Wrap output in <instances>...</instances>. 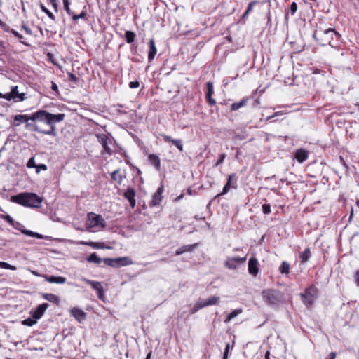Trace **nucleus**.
Instances as JSON below:
<instances>
[{"mask_svg": "<svg viewBox=\"0 0 359 359\" xmlns=\"http://www.w3.org/2000/svg\"><path fill=\"white\" fill-rule=\"evenodd\" d=\"M11 201L25 207L38 208L41 205L43 198L34 193L23 192L12 196Z\"/></svg>", "mask_w": 359, "mask_h": 359, "instance_id": "obj_1", "label": "nucleus"}, {"mask_svg": "<svg viewBox=\"0 0 359 359\" xmlns=\"http://www.w3.org/2000/svg\"><path fill=\"white\" fill-rule=\"evenodd\" d=\"M262 294L264 302L270 306L277 307L281 302L282 295L277 290H264Z\"/></svg>", "mask_w": 359, "mask_h": 359, "instance_id": "obj_2", "label": "nucleus"}, {"mask_svg": "<svg viewBox=\"0 0 359 359\" xmlns=\"http://www.w3.org/2000/svg\"><path fill=\"white\" fill-rule=\"evenodd\" d=\"M318 290L314 285L306 288L304 292L301 293L302 301L306 307L312 306L318 298Z\"/></svg>", "mask_w": 359, "mask_h": 359, "instance_id": "obj_3", "label": "nucleus"}, {"mask_svg": "<svg viewBox=\"0 0 359 359\" xmlns=\"http://www.w3.org/2000/svg\"><path fill=\"white\" fill-rule=\"evenodd\" d=\"M103 262L105 265L111 267H120L128 266L133 264V261L128 257H121L118 258H104Z\"/></svg>", "mask_w": 359, "mask_h": 359, "instance_id": "obj_4", "label": "nucleus"}, {"mask_svg": "<svg viewBox=\"0 0 359 359\" xmlns=\"http://www.w3.org/2000/svg\"><path fill=\"white\" fill-rule=\"evenodd\" d=\"M88 228L101 226L104 229L106 226V222L100 215L90 212L88 215Z\"/></svg>", "mask_w": 359, "mask_h": 359, "instance_id": "obj_5", "label": "nucleus"}, {"mask_svg": "<svg viewBox=\"0 0 359 359\" xmlns=\"http://www.w3.org/2000/svg\"><path fill=\"white\" fill-rule=\"evenodd\" d=\"M31 121H35L37 124L41 125L43 128L46 125L48 127V111L46 110H39L31 114Z\"/></svg>", "mask_w": 359, "mask_h": 359, "instance_id": "obj_6", "label": "nucleus"}, {"mask_svg": "<svg viewBox=\"0 0 359 359\" xmlns=\"http://www.w3.org/2000/svg\"><path fill=\"white\" fill-rule=\"evenodd\" d=\"M247 256L244 257H228L225 260L224 265L226 268L234 270L236 269L239 264H243L246 262Z\"/></svg>", "mask_w": 359, "mask_h": 359, "instance_id": "obj_7", "label": "nucleus"}, {"mask_svg": "<svg viewBox=\"0 0 359 359\" xmlns=\"http://www.w3.org/2000/svg\"><path fill=\"white\" fill-rule=\"evenodd\" d=\"M48 128L46 129V130H50L52 128L54 129V133L53 134H48L51 136H56V128L55 126V124L56 123L61 122L65 118V114H53L51 113L48 112Z\"/></svg>", "mask_w": 359, "mask_h": 359, "instance_id": "obj_8", "label": "nucleus"}, {"mask_svg": "<svg viewBox=\"0 0 359 359\" xmlns=\"http://www.w3.org/2000/svg\"><path fill=\"white\" fill-rule=\"evenodd\" d=\"M25 123V128L29 131L37 132L41 134H53L54 129L52 128L50 130H46V128H43L41 125L37 124L35 121H27Z\"/></svg>", "mask_w": 359, "mask_h": 359, "instance_id": "obj_9", "label": "nucleus"}, {"mask_svg": "<svg viewBox=\"0 0 359 359\" xmlns=\"http://www.w3.org/2000/svg\"><path fill=\"white\" fill-rule=\"evenodd\" d=\"M96 137L98 142L102 144L104 152L109 155L112 154L113 151L109 147V144H112V137L106 134H97Z\"/></svg>", "mask_w": 359, "mask_h": 359, "instance_id": "obj_10", "label": "nucleus"}, {"mask_svg": "<svg viewBox=\"0 0 359 359\" xmlns=\"http://www.w3.org/2000/svg\"><path fill=\"white\" fill-rule=\"evenodd\" d=\"M12 226L15 229L20 231L23 234L28 236L34 237L39 239H43L46 238V236L42 234L24 229V226L18 222H14L13 224H12Z\"/></svg>", "mask_w": 359, "mask_h": 359, "instance_id": "obj_11", "label": "nucleus"}, {"mask_svg": "<svg viewBox=\"0 0 359 359\" xmlns=\"http://www.w3.org/2000/svg\"><path fill=\"white\" fill-rule=\"evenodd\" d=\"M237 187V181L235 174H231L229 176L227 182L224 185L222 192L219 194L217 196L226 194L230 189H236Z\"/></svg>", "mask_w": 359, "mask_h": 359, "instance_id": "obj_12", "label": "nucleus"}, {"mask_svg": "<svg viewBox=\"0 0 359 359\" xmlns=\"http://www.w3.org/2000/svg\"><path fill=\"white\" fill-rule=\"evenodd\" d=\"M81 280L86 283L92 287L93 289L97 291V297L99 299H102L103 296V288L100 282L88 280L86 278H82Z\"/></svg>", "mask_w": 359, "mask_h": 359, "instance_id": "obj_13", "label": "nucleus"}, {"mask_svg": "<svg viewBox=\"0 0 359 359\" xmlns=\"http://www.w3.org/2000/svg\"><path fill=\"white\" fill-rule=\"evenodd\" d=\"M48 306L47 303L39 304L35 309L31 311L32 318L35 320L40 319Z\"/></svg>", "mask_w": 359, "mask_h": 359, "instance_id": "obj_14", "label": "nucleus"}, {"mask_svg": "<svg viewBox=\"0 0 359 359\" xmlns=\"http://www.w3.org/2000/svg\"><path fill=\"white\" fill-rule=\"evenodd\" d=\"M11 93L12 94V96H13L14 102H22L27 98L25 93H19L18 87L17 86H11Z\"/></svg>", "mask_w": 359, "mask_h": 359, "instance_id": "obj_15", "label": "nucleus"}, {"mask_svg": "<svg viewBox=\"0 0 359 359\" xmlns=\"http://www.w3.org/2000/svg\"><path fill=\"white\" fill-rule=\"evenodd\" d=\"M258 265L259 263L256 258L252 257L250 259L248 262V271L251 275L257 276L259 272Z\"/></svg>", "mask_w": 359, "mask_h": 359, "instance_id": "obj_16", "label": "nucleus"}, {"mask_svg": "<svg viewBox=\"0 0 359 359\" xmlns=\"http://www.w3.org/2000/svg\"><path fill=\"white\" fill-rule=\"evenodd\" d=\"M135 191L132 187H128L126 192L124 193V197L127 198L130 203V205L131 208H134L136 204V201L135 199Z\"/></svg>", "mask_w": 359, "mask_h": 359, "instance_id": "obj_17", "label": "nucleus"}, {"mask_svg": "<svg viewBox=\"0 0 359 359\" xmlns=\"http://www.w3.org/2000/svg\"><path fill=\"white\" fill-rule=\"evenodd\" d=\"M163 186H161L160 187L158 188L156 191L152 196V199L150 202L151 206H155V205L160 204V203L161 202V199H162L161 194L163 193Z\"/></svg>", "mask_w": 359, "mask_h": 359, "instance_id": "obj_18", "label": "nucleus"}, {"mask_svg": "<svg viewBox=\"0 0 359 359\" xmlns=\"http://www.w3.org/2000/svg\"><path fill=\"white\" fill-rule=\"evenodd\" d=\"M31 121V114H17L13 117V125L14 126H19L21 123Z\"/></svg>", "mask_w": 359, "mask_h": 359, "instance_id": "obj_19", "label": "nucleus"}, {"mask_svg": "<svg viewBox=\"0 0 359 359\" xmlns=\"http://www.w3.org/2000/svg\"><path fill=\"white\" fill-rule=\"evenodd\" d=\"M70 312L72 316L79 323H82L86 319V313L78 308H72Z\"/></svg>", "mask_w": 359, "mask_h": 359, "instance_id": "obj_20", "label": "nucleus"}, {"mask_svg": "<svg viewBox=\"0 0 359 359\" xmlns=\"http://www.w3.org/2000/svg\"><path fill=\"white\" fill-rule=\"evenodd\" d=\"M206 86H207V91H206L205 96H206L207 102L209 103V104L214 105L216 104V101H215V100H214L212 97V94L214 93L213 84L211 82H208Z\"/></svg>", "mask_w": 359, "mask_h": 359, "instance_id": "obj_21", "label": "nucleus"}, {"mask_svg": "<svg viewBox=\"0 0 359 359\" xmlns=\"http://www.w3.org/2000/svg\"><path fill=\"white\" fill-rule=\"evenodd\" d=\"M164 141L171 142L175 145L180 151H183V144L181 140L173 139L172 137L167 135H162Z\"/></svg>", "mask_w": 359, "mask_h": 359, "instance_id": "obj_22", "label": "nucleus"}, {"mask_svg": "<svg viewBox=\"0 0 359 359\" xmlns=\"http://www.w3.org/2000/svg\"><path fill=\"white\" fill-rule=\"evenodd\" d=\"M309 156V152L306 149H297L295 153V158L297 161L299 163H303L305 161Z\"/></svg>", "mask_w": 359, "mask_h": 359, "instance_id": "obj_23", "label": "nucleus"}, {"mask_svg": "<svg viewBox=\"0 0 359 359\" xmlns=\"http://www.w3.org/2000/svg\"><path fill=\"white\" fill-rule=\"evenodd\" d=\"M45 280L50 283L64 284L66 278L62 276H45Z\"/></svg>", "mask_w": 359, "mask_h": 359, "instance_id": "obj_24", "label": "nucleus"}, {"mask_svg": "<svg viewBox=\"0 0 359 359\" xmlns=\"http://www.w3.org/2000/svg\"><path fill=\"white\" fill-rule=\"evenodd\" d=\"M249 100L248 97H244L240 102H233L231 105V109L232 111H237L239 109L245 106Z\"/></svg>", "mask_w": 359, "mask_h": 359, "instance_id": "obj_25", "label": "nucleus"}, {"mask_svg": "<svg viewBox=\"0 0 359 359\" xmlns=\"http://www.w3.org/2000/svg\"><path fill=\"white\" fill-rule=\"evenodd\" d=\"M156 52H157V50H156V47L155 45V41H154V39H151L149 40V51L148 53V59L149 61L152 60L154 58V57L156 54Z\"/></svg>", "mask_w": 359, "mask_h": 359, "instance_id": "obj_26", "label": "nucleus"}, {"mask_svg": "<svg viewBox=\"0 0 359 359\" xmlns=\"http://www.w3.org/2000/svg\"><path fill=\"white\" fill-rule=\"evenodd\" d=\"M197 246V244H193V245H186L180 247L175 251L176 255H180L181 254H183L186 252H191L195 249Z\"/></svg>", "mask_w": 359, "mask_h": 359, "instance_id": "obj_27", "label": "nucleus"}, {"mask_svg": "<svg viewBox=\"0 0 359 359\" xmlns=\"http://www.w3.org/2000/svg\"><path fill=\"white\" fill-rule=\"evenodd\" d=\"M149 161L150 163L154 165V166L157 169H160L161 161L159 157L156 154H150L149 156Z\"/></svg>", "mask_w": 359, "mask_h": 359, "instance_id": "obj_28", "label": "nucleus"}, {"mask_svg": "<svg viewBox=\"0 0 359 359\" xmlns=\"http://www.w3.org/2000/svg\"><path fill=\"white\" fill-rule=\"evenodd\" d=\"M86 260L89 263H95L96 264H100L103 259L97 255L95 252L90 254L87 258Z\"/></svg>", "mask_w": 359, "mask_h": 359, "instance_id": "obj_29", "label": "nucleus"}, {"mask_svg": "<svg viewBox=\"0 0 359 359\" xmlns=\"http://www.w3.org/2000/svg\"><path fill=\"white\" fill-rule=\"evenodd\" d=\"M43 298L48 302L55 303L57 304L60 302V299L56 295L51 293H44L42 294Z\"/></svg>", "mask_w": 359, "mask_h": 359, "instance_id": "obj_30", "label": "nucleus"}, {"mask_svg": "<svg viewBox=\"0 0 359 359\" xmlns=\"http://www.w3.org/2000/svg\"><path fill=\"white\" fill-rule=\"evenodd\" d=\"M243 312V309L241 308L236 309L232 312H231L228 316H226V319L224 320L225 323H229L232 319L236 318L237 316L241 314Z\"/></svg>", "mask_w": 359, "mask_h": 359, "instance_id": "obj_31", "label": "nucleus"}, {"mask_svg": "<svg viewBox=\"0 0 359 359\" xmlns=\"http://www.w3.org/2000/svg\"><path fill=\"white\" fill-rule=\"evenodd\" d=\"M119 172V170H116L111 173V177L114 181L116 182L118 184H121L123 177Z\"/></svg>", "mask_w": 359, "mask_h": 359, "instance_id": "obj_32", "label": "nucleus"}, {"mask_svg": "<svg viewBox=\"0 0 359 359\" xmlns=\"http://www.w3.org/2000/svg\"><path fill=\"white\" fill-rule=\"evenodd\" d=\"M311 257V251L309 248H306L300 255L302 263L304 264Z\"/></svg>", "mask_w": 359, "mask_h": 359, "instance_id": "obj_33", "label": "nucleus"}, {"mask_svg": "<svg viewBox=\"0 0 359 359\" xmlns=\"http://www.w3.org/2000/svg\"><path fill=\"white\" fill-rule=\"evenodd\" d=\"M135 36V34L132 31H126L125 32L126 41L128 43H131L134 41Z\"/></svg>", "mask_w": 359, "mask_h": 359, "instance_id": "obj_34", "label": "nucleus"}, {"mask_svg": "<svg viewBox=\"0 0 359 359\" xmlns=\"http://www.w3.org/2000/svg\"><path fill=\"white\" fill-rule=\"evenodd\" d=\"M289 270L290 264L285 261L283 262L279 267L280 272L283 274H287L289 273Z\"/></svg>", "mask_w": 359, "mask_h": 359, "instance_id": "obj_35", "label": "nucleus"}, {"mask_svg": "<svg viewBox=\"0 0 359 359\" xmlns=\"http://www.w3.org/2000/svg\"><path fill=\"white\" fill-rule=\"evenodd\" d=\"M81 243L83 244V245H89V246H90V247H92L93 248H95V249H100V248H104L102 246V244L100 243L82 241V242H81Z\"/></svg>", "mask_w": 359, "mask_h": 359, "instance_id": "obj_36", "label": "nucleus"}, {"mask_svg": "<svg viewBox=\"0 0 359 359\" xmlns=\"http://www.w3.org/2000/svg\"><path fill=\"white\" fill-rule=\"evenodd\" d=\"M36 323V320H35L34 318H30L25 319L24 320L22 321V324L23 325H26V326H29V327L33 326Z\"/></svg>", "mask_w": 359, "mask_h": 359, "instance_id": "obj_37", "label": "nucleus"}, {"mask_svg": "<svg viewBox=\"0 0 359 359\" xmlns=\"http://www.w3.org/2000/svg\"><path fill=\"white\" fill-rule=\"evenodd\" d=\"M208 306L217 304L219 302V297H212L208 299H206Z\"/></svg>", "mask_w": 359, "mask_h": 359, "instance_id": "obj_38", "label": "nucleus"}, {"mask_svg": "<svg viewBox=\"0 0 359 359\" xmlns=\"http://www.w3.org/2000/svg\"><path fill=\"white\" fill-rule=\"evenodd\" d=\"M41 9L42 11H43L45 13L47 14V15L53 20H55V16L53 14L52 12H50L48 8H46L42 4L40 5Z\"/></svg>", "mask_w": 359, "mask_h": 359, "instance_id": "obj_39", "label": "nucleus"}, {"mask_svg": "<svg viewBox=\"0 0 359 359\" xmlns=\"http://www.w3.org/2000/svg\"><path fill=\"white\" fill-rule=\"evenodd\" d=\"M0 268L10 270H16V267L4 262H0Z\"/></svg>", "mask_w": 359, "mask_h": 359, "instance_id": "obj_40", "label": "nucleus"}, {"mask_svg": "<svg viewBox=\"0 0 359 359\" xmlns=\"http://www.w3.org/2000/svg\"><path fill=\"white\" fill-rule=\"evenodd\" d=\"M255 2L252 1L248 4L246 11H245V13H243V15L242 16L243 18H245L249 15V13L252 10V8H253V6L255 5Z\"/></svg>", "mask_w": 359, "mask_h": 359, "instance_id": "obj_41", "label": "nucleus"}, {"mask_svg": "<svg viewBox=\"0 0 359 359\" xmlns=\"http://www.w3.org/2000/svg\"><path fill=\"white\" fill-rule=\"evenodd\" d=\"M62 1L64 5V9L69 15H71L72 14V12L69 8V0H62Z\"/></svg>", "mask_w": 359, "mask_h": 359, "instance_id": "obj_42", "label": "nucleus"}, {"mask_svg": "<svg viewBox=\"0 0 359 359\" xmlns=\"http://www.w3.org/2000/svg\"><path fill=\"white\" fill-rule=\"evenodd\" d=\"M86 16V11H83L79 15H74L72 16V18L74 20H78L79 19H83L85 18Z\"/></svg>", "mask_w": 359, "mask_h": 359, "instance_id": "obj_43", "label": "nucleus"}, {"mask_svg": "<svg viewBox=\"0 0 359 359\" xmlns=\"http://www.w3.org/2000/svg\"><path fill=\"white\" fill-rule=\"evenodd\" d=\"M0 98L6 99L8 101L13 100V96H12L11 92L6 94H0Z\"/></svg>", "mask_w": 359, "mask_h": 359, "instance_id": "obj_44", "label": "nucleus"}, {"mask_svg": "<svg viewBox=\"0 0 359 359\" xmlns=\"http://www.w3.org/2000/svg\"><path fill=\"white\" fill-rule=\"evenodd\" d=\"M262 211L265 215L269 214L271 212L270 204H263L262 205Z\"/></svg>", "mask_w": 359, "mask_h": 359, "instance_id": "obj_45", "label": "nucleus"}, {"mask_svg": "<svg viewBox=\"0 0 359 359\" xmlns=\"http://www.w3.org/2000/svg\"><path fill=\"white\" fill-rule=\"evenodd\" d=\"M196 303L201 309L208 306L206 299H199Z\"/></svg>", "mask_w": 359, "mask_h": 359, "instance_id": "obj_46", "label": "nucleus"}, {"mask_svg": "<svg viewBox=\"0 0 359 359\" xmlns=\"http://www.w3.org/2000/svg\"><path fill=\"white\" fill-rule=\"evenodd\" d=\"M27 166L29 168H36V165L35 163V161H34V157L31 158L28 161V162L27 163Z\"/></svg>", "mask_w": 359, "mask_h": 359, "instance_id": "obj_47", "label": "nucleus"}, {"mask_svg": "<svg viewBox=\"0 0 359 359\" xmlns=\"http://www.w3.org/2000/svg\"><path fill=\"white\" fill-rule=\"evenodd\" d=\"M226 155L224 154H222L219 155L218 160L217 161L215 165L218 166L224 163Z\"/></svg>", "mask_w": 359, "mask_h": 359, "instance_id": "obj_48", "label": "nucleus"}, {"mask_svg": "<svg viewBox=\"0 0 359 359\" xmlns=\"http://www.w3.org/2000/svg\"><path fill=\"white\" fill-rule=\"evenodd\" d=\"M297 4L295 2H292L290 5V12L293 15L297 12Z\"/></svg>", "mask_w": 359, "mask_h": 359, "instance_id": "obj_49", "label": "nucleus"}, {"mask_svg": "<svg viewBox=\"0 0 359 359\" xmlns=\"http://www.w3.org/2000/svg\"><path fill=\"white\" fill-rule=\"evenodd\" d=\"M3 218L4 219L5 221H6L11 226L13 224V222H15L13 220V219L10 215H4L3 217Z\"/></svg>", "mask_w": 359, "mask_h": 359, "instance_id": "obj_50", "label": "nucleus"}, {"mask_svg": "<svg viewBox=\"0 0 359 359\" xmlns=\"http://www.w3.org/2000/svg\"><path fill=\"white\" fill-rule=\"evenodd\" d=\"M229 348H230V344L228 343L226 345V347H225V349H224V352L223 353V359H227L228 353H229Z\"/></svg>", "mask_w": 359, "mask_h": 359, "instance_id": "obj_51", "label": "nucleus"}, {"mask_svg": "<svg viewBox=\"0 0 359 359\" xmlns=\"http://www.w3.org/2000/svg\"><path fill=\"white\" fill-rule=\"evenodd\" d=\"M36 172L39 173L41 170H46L47 166L45 164H39L38 165H36Z\"/></svg>", "mask_w": 359, "mask_h": 359, "instance_id": "obj_52", "label": "nucleus"}, {"mask_svg": "<svg viewBox=\"0 0 359 359\" xmlns=\"http://www.w3.org/2000/svg\"><path fill=\"white\" fill-rule=\"evenodd\" d=\"M140 86V83L137 81H131L129 83V87L131 88H136Z\"/></svg>", "mask_w": 359, "mask_h": 359, "instance_id": "obj_53", "label": "nucleus"}, {"mask_svg": "<svg viewBox=\"0 0 359 359\" xmlns=\"http://www.w3.org/2000/svg\"><path fill=\"white\" fill-rule=\"evenodd\" d=\"M68 79L74 82H77L78 81V78L72 73H68Z\"/></svg>", "mask_w": 359, "mask_h": 359, "instance_id": "obj_54", "label": "nucleus"}, {"mask_svg": "<svg viewBox=\"0 0 359 359\" xmlns=\"http://www.w3.org/2000/svg\"><path fill=\"white\" fill-rule=\"evenodd\" d=\"M355 283L359 287V270L356 271L354 275Z\"/></svg>", "mask_w": 359, "mask_h": 359, "instance_id": "obj_55", "label": "nucleus"}, {"mask_svg": "<svg viewBox=\"0 0 359 359\" xmlns=\"http://www.w3.org/2000/svg\"><path fill=\"white\" fill-rule=\"evenodd\" d=\"M58 1L59 0H50V2L56 11H57Z\"/></svg>", "mask_w": 359, "mask_h": 359, "instance_id": "obj_56", "label": "nucleus"}, {"mask_svg": "<svg viewBox=\"0 0 359 359\" xmlns=\"http://www.w3.org/2000/svg\"><path fill=\"white\" fill-rule=\"evenodd\" d=\"M325 34L326 35H328V34H334V35H337V33L336 32L334 31V29H328L327 30L325 31Z\"/></svg>", "mask_w": 359, "mask_h": 359, "instance_id": "obj_57", "label": "nucleus"}, {"mask_svg": "<svg viewBox=\"0 0 359 359\" xmlns=\"http://www.w3.org/2000/svg\"><path fill=\"white\" fill-rule=\"evenodd\" d=\"M22 29L26 32L27 34H29V35H32V32L31 30V29L28 27H27L26 25H23L22 26Z\"/></svg>", "mask_w": 359, "mask_h": 359, "instance_id": "obj_58", "label": "nucleus"}, {"mask_svg": "<svg viewBox=\"0 0 359 359\" xmlns=\"http://www.w3.org/2000/svg\"><path fill=\"white\" fill-rule=\"evenodd\" d=\"M198 304L196 302V304L194 305L193 308H192V313H196L197 312L198 310L201 309L200 307H198Z\"/></svg>", "mask_w": 359, "mask_h": 359, "instance_id": "obj_59", "label": "nucleus"}, {"mask_svg": "<svg viewBox=\"0 0 359 359\" xmlns=\"http://www.w3.org/2000/svg\"><path fill=\"white\" fill-rule=\"evenodd\" d=\"M51 89L53 90V91H55V92H58V88H57V86L55 83L54 82H52V84H51Z\"/></svg>", "mask_w": 359, "mask_h": 359, "instance_id": "obj_60", "label": "nucleus"}, {"mask_svg": "<svg viewBox=\"0 0 359 359\" xmlns=\"http://www.w3.org/2000/svg\"><path fill=\"white\" fill-rule=\"evenodd\" d=\"M11 33L13 34L18 39H22V36L14 29L11 30Z\"/></svg>", "mask_w": 359, "mask_h": 359, "instance_id": "obj_61", "label": "nucleus"}, {"mask_svg": "<svg viewBox=\"0 0 359 359\" xmlns=\"http://www.w3.org/2000/svg\"><path fill=\"white\" fill-rule=\"evenodd\" d=\"M280 114H282V112H280V111L276 112V113H274L272 116H268V117H267V118H266V120H269V119H271V118H273V117H276V116H279V115H280Z\"/></svg>", "mask_w": 359, "mask_h": 359, "instance_id": "obj_62", "label": "nucleus"}, {"mask_svg": "<svg viewBox=\"0 0 359 359\" xmlns=\"http://www.w3.org/2000/svg\"><path fill=\"white\" fill-rule=\"evenodd\" d=\"M336 355H337V354L335 352H331L329 354L328 358L327 359H335Z\"/></svg>", "mask_w": 359, "mask_h": 359, "instance_id": "obj_63", "label": "nucleus"}, {"mask_svg": "<svg viewBox=\"0 0 359 359\" xmlns=\"http://www.w3.org/2000/svg\"><path fill=\"white\" fill-rule=\"evenodd\" d=\"M269 355H270V353H269V351H267L266 352V353H265V356H264V357H265V359H270V358H269Z\"/></svg>", "mask_w": 359, "mask_h": 359, "instance_id": "obj_64", "label": "nucleus"}]
</instances>
